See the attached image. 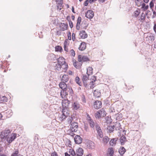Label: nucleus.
Instances as JSON below:
<instances>
[{
	"mask_svg": "<svg viewBox=\"0 0 156 156\" xmlns=\"http://www.w3.org/2000/svg\"><path fill=\"white\" fill-rule=\"evenodd\" d=\"M88 120L89 121L90 126L91 128H93L94 129L95 126L96 129L99 136L100 137L102 138L103 136V135L99 125L96 122L94 123L90 116L88 118Z\"/></svg>",
	"mask_w": 156,
	"mask_h": 156,
	"instance_id": "f257e3e1",
	"label": "nucleus"
},
{
	"mask_svg": "<svg viewBox=\"0 0 156 156\" xmlns=\"http://www.w3.org/2000/svg\"><path fill=\"white\" fill-rule=\"evenodd\" d=\"M82 76V80L84 86L87 87L88 84H89L91 85V86L90 87L91 88H92V87L93 88V86L94 85V83L95 82L96 80V76H93L92 79V80L89 82V81H90L89 78V75H84L83 74Z\"/></svg>",
	"mask_w": 156,
	"mask_h": 156,
	"instance_id": "f03ea898",
	"label": "nucleus"
},
{
	"mask_svg": "<svg viewBox=\"0 0 156 156\" xmlns=\"http://www.w3.org/2000/svg\"><path fill=\"white\" fill-rule=\"evenodd\" d=\"M78 125L77 122H73L70 124V129L72 132H76L78 130Z\"/></svg>",
	"mask_w": 156,
	"mask_h": 156,
	"instance_id": "7ed1b4c3",
	"label": "nucleus"
},
{
	"mask_svg": "<svg viewBox=\"0 0 156 156\" xmlns=\"http://www.w3.org/2000/svg\"><path fill=\"white\" fill-rule=\"evenodd\" d=\"M78 60L79 62H87L90 60L88 57L85 55H79L78 57Z\"/></svg>",
	"mask_w": 156,
	"mask_h": 156,
	"instance_id": "20e7f679",
	"label": "nucleus"
},
{
	"mask_svg": "<svg viewBox=\"0 0 156 156\" xmlns=\"http://www.w3.org/2000/svg\"><path fill=\"white\" fill-rule=\"evenodd\" d=\"M120 126L121 125L120 123H117L114 126H109L108 129L109 130V132L110 133H111L114 130V128H115L116 130H119Z\"/></svg>",
	"mask_w": 156,
	"mask_h": 156,
	"instance_id": "39448f33",
	"label": "nucleus"
},
{
	"mask_svg": "<svg viewBox=\"0 0 156 156\" xmlns=\"http://www.w3.org/2000/svg\"><path fill=\"white\" fill-rule=\"evenodd\" d=\"M102 102L101 101L97 100L94 102V108L96 109H98L101 107Z\"/></svg>",
	"mask_w": 156,
	"mask_h": 156,
	"instance_id": "423d86ee",
	"label": "nucleus"
},
{
	"mask_svg": "<svg viewBox=\"0 0 156 156\" xmlns=\"http://www.w3.org/2000/svg\"><path fill=\"white\" fill-rule=\"evenodd\" d=\"M74 140L76 144H80L82 142V138L79 135H76L74 138Z\"/></svg>",
	"mask_w": 156,
	"mask_h": 156,
	"instance_id": "0eeeda50",
	"label": "nucleus"
},
{
	"mask_svg": "<svg viewBox=\"0 0 156 156\" xmlns=\"http://www.w3.org/2000/svg\"><path fill=\"white\" fill-rule=\"evenodd\" d=\"M94 16V12L91 10H88L85 13L86 17L89 19L92 18Z\"/></svg>",
	"mask_w": 156,
	"mask_h": 156,
	"instance_id": "6e6552de",
	"label": "nucleus"
},
{
	"mask_svg": "<svg viewBox=\"0 0 156 156\" xmlns=\"http://www.w3.org/2000/svg\"><path fill=\"white\" fill-rule=\"evenodd\" d=\"M86 145L87 148L90 149H94L95 147L94 143L90 140H88L87 142Z\"/></svg>",
	"mask_w": 156,
	"mask_h": 156,
	"instance_id": "1a4fd4ad",
	"label": "nucleus"
},
{
	"mask_svg": "<svg viewBox=\"0 0 156 156\" xmlns=\"http://www.w3.org/2000/svg\"><path fill=\"white\" fill-rule=\"evenodd\" d=\"M62 108H68L70 101L67 99H64L62 100Z\"/></svg>",
	"mask_w": 156,
	"mask_h": 156,
	"instance_id": "9d476101",
	"label": "nucleus"
},
{
	"mask_svg": "<svg viewBox=\"0 0 156 156\" xmlns=\"http://www.w3.org/2000/svg\"><path fill=\"white\" fill-rule=\"evenodd\" d=\"M59 86L62 89V90L67 91V87L65 82L62 81L60 83Z\"/></svg>",
	"mask_w": 156,
	"mask_h": 156,
	"instance_id": "9b49d317",
	"label": "nucleus"
},
{
	"mask_svg": "<svg viewBox=\"0 0 156 156\" xmlns=\"http://www.w3.org/2000/svg\"><path fill=\"white\" fill-rule=\"evenodd\" d=\"M83 154V150L81 148L79 147L76 150V156H82Z\"/></svg>",
	"mask_w": 156,
	"mask_h": 156,
	"instance_id": "f8f14e48",
	"label": "nucleus"
},
{
	"mask_svg": "<svg viewBox=\"0 0 156 156\" xmlns=\"http://www.w3.org/2000/svg\"><path fill=\"white\" fill-rule=\"evenodd\" d=\"M72 108L74 110L78 109L80 107V105L77 102L75 101L72 104Z\"/></svg>",
	"mask_w": 156,
	"mask_h": 156,
	"instance_id": "ddd939ff",
	"label": "nucleus"
},
{
	"mask_svg": "<svg viewBox=\"0 0 156 156\" xmlns=\"http://www.w3.org/2000/svg\"><path fill=\"white\" fill-rule=\"evenodd\" d=\"M80 37L83 39L87 37V35L85 30H82L80 32L79 34Z\"/></svg>",
	"mask_w": 156,
	"mask_h": 156,
	"instance_id": "4468645a",
	"label": "nucleus"
},
{
	"mask_svg": "<svg viewBox=\"0 0 156 156\" xmlns=\"http://www.w3.org/2000/svg\"><path fill=\"white\" fill-rule=\"evenodd\" d=\"M58 62V64L60 65H63L65 63V59L62 57H60L57 60Z\"/></svg>",
	"mask_w": 156,
	"mask_h": 156,
	"instance_id": "2eb2a0df",
	"label": "nucleus"
},
{
	"mask_svg": "<svg viewBox=\"0 0 156 156\" xmlns=\"http://www.w3.org/2000/svg\"><path fill=\"white\" fill-rule=\"evenodd\" d=\"M86 47V43L84 42H82L81 43L79 47V49L81 51H83L85 50Z\"/></svg>",
	"mask_w": 156,
	"mask_h": 156,
	"instance_id": "dca6fc26",
	"label": "nucleus"
},
{
	"mask_svg": "<svg viewBox=\"0 0 156 156\" xmlns=\"http://www.w3.org/2000/svg\"><path fill=\"white\" fill-rule=\"evenodd\" d=\"M16 134L12 133L11 134L10 138L7 139V141L9 143H11L15 139L16 136Z\"/></svg>",
	"mask_w": 156,
	"mask_h": 156,
	"instance_id": "f3484780",
	"label": "nucleus"
},
{
	"mask_svg": "<svg viewBox=\"0 0 156 156\" xmlns=\"http://www.w3.org/2000/svg\"><path fill=\"white\" fill-rule=\"evenodd\" d=\"M69 80L68 75H64L62 77L61 80L62 81L66 83Z\"/></svg>",
	"mask_w": 156,
	"mask_h": 156,
	"instance_id": "a211bd4d",
	"label": "nucleus"
},
{
	"mask_svg": "<svg viewBox=\"0 0 156 156\" xmlns=\"http://www.w3.org/2000/svg\"><path fill=\"white\" fill-rule=\"evenodd\" d=\"M68 116L64 115L63 114L60 115L58 116V119L61 121H62L66 119Z\"/></svg>",
	"mask_w": 156,
	"mask_h": 156,
	"instance_id": "6ab92c4d",
	"label": "nucleus"
},
{
	"mask_svg": "<svg viewBox=\"0 0 156 156\" xmlns=\"http://www.w3.org/2000/svg\"><path fill=\"white\" fill-rule=\"evenodd\" d=\"M118 140V138H113L111 139V140L109 141V144L110 145L113 146H114L116 143V142Z\"/></svg>",
	"mask_w": 156,
	"mask_h": 156,
	"instance_id": "aec40b11",
	"label": "nucleus"
},
{
	"mask_svg": "<svg viewBox=\"0 0 156 156\" xmlns=\"http://www.w3.org/2000/svg\"><path fill=\"white\" fill-rule=\"evenodd\" d=\"M8 99L5 96H0V103H3L7 102Z\"/></svg>",
	"mask_w": 156,
	"mask_h": 156,
	"instance_id": "412c9836",
	"label": "nucleus"
},
{
	"mask_svg": "<svg viewBox=\"0 0 156 156\" xmlns=\"http://www.w3.org/2000/svg\"><path fill=\"white\" fill-rule=\"evenodd\" d=\"M10 133V130L9 129H6L3 132V138H6L9 134Z\"/></svg>",
	"mask_w": 156,
	"mask_h": 156,
	"instance_id": "4be33fe9",
	"label": "nucleus"
},
{
	"mask_svg": "<svg viewBox=\"0 0 156 156\" xmlns=\"http://www.w3.org/2000/svg\"><path fill=\"white\" fill-rule=\"evenodd\" d=\"M114 155V151L112 148H109L108 149V152L107 153V156H113Z\"/></svg>",
	"mask_w": 156,
	"mask_h": 156,
	"instance_id": "5701e85b",
	"label": "nucleus"
},
{
	"mask_svg": "<svg viewBox=\"0 0 156 156\" xmlns=\"http://www.w3.org/2000/svg\"><path fill=\"white\" fill-rule=\"evenodd\" d=\"M66 90H61L60 94L62 98H64L66 95H67L68 93Z\"/></svg>",
	"mask_w": 156,
	"mask_h": 156,
	"instance_id": "b1692460",
	"label": "nucleus"
},
{
	"mask_svg": "<svg viewBox=\"0 0 156 156\" xmlns=\"http://www.w3.org/2000/svg\"><path fill=\"white\" fill-rule=\"evenodd\" d=\"M93 69L92 67H88L87 69V74L89 76L92 75L93 73Z\"/></svg>",
	"mask_w": 156,
	"mask_h": 156,
	"instance_id": "393cba45",
	"label": "nucleus"
},
{
	"mask_svg": "<svg viewBox=\"0 0 156 156\" xmlns=\"http://www.w3.org/2000/svg\"><path fill=\"white\" fill-rule=\"evenodd\" d=\"M120 140L121 144L122 145L124 144L126 140V139L125 136H122L120 137Z\"/></svg>",
	"mask_w": 156,
	"mask_h": 156,
	"instance_id": "a878e982",
	"label": "nucleus"
},
{
	"mask_svg": "<svg viewBox=\"0 0 156 156\" xmlns=\"http://www.w3.org/2000/svg\"><path fill=\"white\" fill-rule=\"evenodd\" d=\"M61 68H62V71L66 72L67 70L68 67V66L67 64H66V63H65L63 65H61Z\"/></svg>",
	"mask_w": 156,
	"mask_h": 156,
	"instance_id": "bb28decb",
	"label": "nucleus"
},
{
	"mask_svg": "<svg viewBox=\"0 0 156 156\" xmlns=\"http://www.w3.org/2000/svg\"><path fill=\"white\" fill-rule=\"evenodd\" d=\"M126 151V150L125 148L123 147H122L120 148L119 150V153L121 156H122Z\"/></svg>",
	"mask_w": 156,
	"mask_h": 156,
	"instance_id": "cd10ccee",
	"label": "nucleus"
},
{
	"mask_svg": "<svg viewBox=\"0 0 156 156\" xmlns=\"http://www.w3.org/2000/svg\"><path fill=\"white\" fill-rule=\"evenodd\" d=\"M55 57V55L53 54H51L48 55L47 58L48 60L52 61Z\"/></svg>",
	"mask_w": 156,
	"mask_h": 156,
	"instance_id": "c85d7f7f",
	"label": "nucleus"
},
{
	"mask_svg": "<svg viewBox=\"0 0 156 156\" xmlns=\"http://www.w3.org/2000/svg\"><path fill=\"white\" fill-rule=\"evenodd\" d=\"M68 108H63L62 113L64 115H67L68 116L69 115V113L68 111Z\"/></svg>",
	"mask_w": 156,
	"mask_h": 156,
	"instance_id": "c756f323",
	"label": "nucleus"
},
{
	"mask_svg": "<svg viewBox=\"0 0 156 156\" xmlns=\"http://www.w3.org/2000/svg\"><path fill=\"white\" fill-rule=\"evenodd\" d=\"M98 112L99 113H100V115H101V117H104L106 115V112L103 108L99 110Z\"/></svg>",
	"mask_w": 156,
	"mask_h": 156,
	"instance_id": "7c9ffc66",
	"label": "nucleus"
},
{
	"mask_svg": "<svg viewBox=\"0 0 156 156\" xmlns=\"http://www.w3.org/2000/svg\"><path fill=\"white\" fill-rule=\"evenodd\" d=\"M55 70L56 72H59L61 70V66L60 64H56L55 66Z\"/></svg>",
	"mask_w": 156,
	"mask_h": 156,
	"instance_id": "2f4dec72",
	"label": "nucleus"
},
{
	"mask_svg": "<svg viewBox=\"0 0 156 156\" xmlns=\"http://www.w3.org/2000/svg\"><path fill=\"white\" fill-rule=\"evenodd\" d=\"M69 152L71 156H76V153L73 149H69Z\"/></svg>",
	"mask_w": 156,
	"mask_h": 156,
	"instance_id": "473e14b6",
	"label": "nucleus"
},
{
	"mask_svg": "<svg viewBox=\"0 0 156 156\" xmlns=\"http://www.w3.org/2000/svg\"><path fill=\"white\" fill-rule=\"evenodd\" d=\"M60 27L61 30L62 31H64L67 29L68 25L65 24V23H63L62 24Z\"/></svg>",
	"mask_w": 156,
	"mask_h": 156,
	"instance_id": "72a5a7b5",
	"label": "nucleus"
},
{
	"mask_svg": "<svg viewBox=\"0 0 156 156\" xmlns=\"http://www.w3.org/2000/svg\"><path fill=\"white\" fill-rule=\"evenodd\" d=\"M76 82L80 86H81V83L80 82V78L78 76H76L75 78V80Z\"/></svg>",
	"mask_w": 156,
	"mask_h": 156,
	"instance_id": "f704fd0d",
	"label": "nucleus"
},
{
	"mask_svg": "<svg viewBox=\"0 0 156 156\" xmlns=\"http://www.w3.org/2000/svg\"><path fill=\"white\" fill-rule=\"evenodd\" d=\"M55 48L56 51H59L61 52L62 50V47L59 46H56Z\"/></svg>",
	"mask_w": 156,
	"mask_h": 156,
	"instance_id": "c9c22d12",
	"label": "nucleus"
},
{
	"mask_svg": "<svg viewBox=\"0 0 156 156\" xmlns=\"http://www.w3.org/2000/svg\"><path fill=\"white\" fill-rule=\"evenodd\" d=\"M109 138L107 136H105L103 138V141L104 143L106 144L109 140Z\"/></svg>",
	"mask_w": 156,
	"mask_h": 156,
	"instance_id": "e433bc0d",
	"label": "nucleus"
},
{
	"mask_svg": "<svg viewBox=\"0 0 156 156\" xmlns=\"http://www.w3.org/2000/svg\"><path fill=\"white\" fill-rule=\"evenodd\" d=\"M69 41L67 39L66 40L64 44V47H68L69 44Z\"/></svg>",
	"mask_w": 156,
	"mask_h": 156,
	"instance_id": "4c0bfd02",
	"label": "nucleus"
},
{
	"mask_svg": "<svg viewBox=\"0 0 156 156\" xmlns=\"http://www.w3.org/2000/svg\"><path fill=\"white\" fill-rule=\"evenodd\" d=\"M145 16L144 14L143 13H142L141 15L140 16V19L141 21H144V20L145 19Z\"/></svg>",
	"mask_w": 156,
	"mask_h": 156,
	"instance_id": "58836bf2",
	"label": "nucleus"
},
{
	"mask_svg": "<svg viewBox=\"0 0 156 156\" xmlns=\"http://www.w3.org/2000/svg\"><path fill=\"white\" fill-rule=\"evenodd\" d=\"M68 90L66 91V92H69L70 94H72L73 93V91L72 88L71 87H67Z\"/></svg>",
	"mask_w": 156,
	"mask_h": 156,
	"instance_id": "ea45409f",
	"label": "nucleus"
},
{
	"mask_svg": "<svg viewBox=\"0 0 156 156\" xmlns=\"http://www.w3.org/2000/svg\"><path fill=\"white\" fill-rule=\"evenodd\" d=\"M95 116L96 118H100L101 117V115H100V113H99L98 111L95 113Z\"/></svg>",
	"mask_w": 156,
	"mask_h": 156,
	"instance_id": "a19ab883",
	"label": "nucleus"
},
{
	"mask_svg": "<svg viewBox=\"0 0 156 156\" xmlns=\"http://www.w3.org/2000/svg\"><path fill=\"white\" fill-rule=\"evenodd\" d=\"M69 123H70V124L72 123V121L73 120V119L72 117H69L67 119Z\"/></svg>",
	"mask_w": 156,
	"mask_h": 156,
	"instance_id": "79ce46f5",
	"label": "nucleus"
},
{
	"mask_svg": "<svg viewBox=\"0 0 156 156\" xmlns=\"http://www.w3.org/2000/svg\"><path fill=\"white\" fill-rule=\"evenodd\" d=\"M70 53L71 55L74 56L75 55V51L73 49H72L70 50Z\"/></svg>",
	"mask_w": 156,
	"mask_h": 156,
	"instance_id": "37998d69",
	"label": "nucleus"
},
{
	"mask_svg": "<svg viewBox=\"0 0 156 156\" xmlns=\"http://www.w3.org/2000/svg\"><path fill=\"white\" fill-rule=\"evenodd\" d=\"M81 21V18L80 16H79L77 19V24L78 25H80V23Z\"/></svg>",
	"mask_w": 156,
	"mask_h": 156,
	"instance_id": "c03bdc74",
	"label": "nucleus"
},
{
	"mask_svg": "<svg viewBox=\"0 0 156 156\" xmlns=\"http://www.w3.org/2000/svg\"><path fill=\"white\" fill-rule=\"evenodd\" d=\"M116 116L117 119H120L122 117L121 115L119 114H116Z\"/></svg>",
	"mask_w": 156,
	"mask_h": 156,
	"instance_id": "a18cd8bd",
	"label": "nucleus"
},
{
	"mask_svg": "<svg viewBox=\"0 0 156 156\" xmlns=\"http://www.w3.org/2000/svg\"><path fill=\"white\" fill-rule=\"evenodd\" d=\"M69 25L71 28H72L73 27V22L71 20H69Z\"/></svg>",
	"mask_w": 156,
	"mask_h": 156,
	"instance_id": "49530a36",
	"label": "nucleus"
},
{
	"mask_svg": "<svg viewBox=\"0 0 156 156\" xmlns=\"http://www.w3.org/2000/svg\"><path fill=\"white\" fill-rule=\"evenodd\" d=\"M51 156H58V155L55 151L51 153Z\"/></svg>",
	"mask_w": 156,
	"mask_h": 156,
	"instance_id": "de8ad7c7",
	"label": "nucleus"
},
{
	"mask_svg": "<svg viewBox=\"0 0 156 156\" xmlns=\"http://www.w3.org/2000/svg\"><path fill=\"white\" fill-rule=\"evenodd\" d=\"M139 14V12L138 10H136L135 12V16L137 17Z\"/></svg>",
	"mask_w": 156,
	"mask_h": 156,
	"instance_id": "09e8293b",
	"label": "nucleus"
},
{
	"mask_svg": "<svg viewBox=\"0 0 156 156\" xmlns=\"http://www.w3.org/2000/svg\"><path fill=\"white\" fill-rule=\"evenodd\" d=\"M72 37L73 40V41H74L76 39L75 35L74 33H73L72 34Z\"/></svg>",
	"mask_w": 156,
	"mask_h": 156,
	"instance_id": "8fccbe9b",
	"label": "nucleus"
},
{
	"mask_svg": "<svg viewBox=\"0 0 156 156\" xmlns=\"http://www.w3.org/2000/svg\"><path fill=\"white\" fill-rule=\"evenodd\" d=\"M78 62H75L73 63V66L75 67L76 68H79V66H77V64Z\"/></svg>",
	"mask_w": 156,
	"mask_h": 156,
	"instance_id": "3c124183",
	"label": "nucleus"
},
{
	"mask_svg": "<svg viewBox=\"0 0 156 156\" xmlns=\"http://www.w3.org/2000/svg\"><path fill=\"white\" fill-rule=\"evenodd\" d=\"M56 1L57 3L59 4H62L63 3L62 0H56Z\"/></svg>",
	"mask_w": 156,
	"mask_h": 156,
	"instance_id": "603ef678",
	"label": "nucleus"
},
{
	"mask_svg": "<svg viewBox=\"0 0 156 156\" xmlns=\"http://www.w3.org/2000/svg\"><path fill=\"white\" fill-rule=\"evenodd\" d=\"M148 8V5H147L145 6L142 9L144 11H145L147 10Z\"/></svg>",
	"mask_w": 156,
	"mask_h": 156,
	"instance_id": "864d4df0",
	"label": "nucleus"
},
{
	"mask_svg": "<svg viewBox=\"0 0 156 156\" xmlns=\"http://www.w3.org/2000/svg\"><path fill=\"white\" fill-rule=\"evenodd\" d=\"M153 15L152 16V18H154L156 17V12L155 11L153 12Z\"/></svg>",
	"mask_w": 156,
	"mask_h": 156,
	"instance_id": "5fc2aeb1",
	"label": "nucleus"
},
{
	"mask_svg": "<svg viewBox=\"0 0 156 156\" xmlns=\"http://www.w3.org/2000/svg\"><path fill=\"white\" fill-rule=\"evenodd\" d=\"M88 0H86L84 2V5L85 6H87L88 5Z\"/></svg>",
	"mask_w": 156,
	"mask_h": 156,
	"instance_id": "6e6d98bb",
	"label": "nucleus"
},
{
	"mask_svg": "<svg viewBox=\"0 0 156 156\" xmlns=\"http://www.w3.org/2000/svg\"><path fill=\"white\" fill-rule=\"evenodd\" d=\"M150 7L151 8H152V7H153V6H154V3H153L152 2H151L150 3Z\"/></svg>",
	"mask_w": 156,
	"mask_h": 156,
	"instance_id": "4d7b16f0",
	"label": "nucleus"
},
{
	"mask_svg": "<svg viewBox=\"0 0 156 156\" xmlns=\"http://www.w3.org/2000/svg\"><path fill=\"white\" fill-rule=\"evenodd\" d=\"M154 31L156 33V23L154 24Z\"/></svg>",
	"mask_w": 156,
	"mask_h": 156,
	"instance_id": "13d9d810",
	"label": "nucleus"
},
{
	"mask_svg": "<svg viewBox=\"0 0 156 156\" xmlns=\"http://www.w3.org/2000/svg\"><path fill=\"white\" fill-rule=\"evenodd\" d=\"M80 25H78V24H76V29L77 30H79L80 29Z\"/></svg>",
	"mask_w": 156,
	"mask_h": 156,
	"instance_id": "bf43d9fd",
	"label": "nucleus"
},
{
	"mask_svg": "<svg viewBox=\"0 0 156 156\" xmlns=\"http://www.w3.org/2000/svg\"><path fill=\"white\" fill-rule=\"evenodd\" d=\"M146 5L144 3H143L141 5V8L143 9L145 6Z\"/></svg>",
	"mask_w": 156,
	"mask_h": 156,
	"instance_id": "052dcab7",
	"label": "nucleus"
},
{
	"mask_svg": "<svg viewBox=\"0 0 156 156\" xmlns=\"http://www.w3.org/2000/svg\"><path fill=\"white\" fill-rule=\"evenodd\" d=\"M64 50H65L67 51V52H68V48H67V47H64Z\"/></svg>",
	"mask_w": 156,
	"mask_h": 156,
	"instance_id": "680f3d73",
	"label": "nucleus"
},
{
	"mask_svg": "<svg viewBox=\"0 0 156 156\" xmlns=\"http://www.w3.org/2000/svg\"><path fill=\"white\" fill-rule=\"evenodd\" d=\"M65 156H70V155L69 154H68L67 152H66L65 153Z\"/></svg>",
	"mask_w": 156,
	"mask_h": 156,
	"instance_id": "e2e57ef3",
	"label": "nucleus"
},
{
	"mask_svg": "<svg viewBox=\"0 0 156 156\" xmlns=\"http://www.w3.org/2000/svg\"><path fill=\"white\" fill-rule=\"evenodd\" d=\"M97 0H90L89 2L90 3H92L95 1H96Z\"/></svg>",
	"mask_w": 156,
	"mask_h": 156,
	"instance_id": "0e129e2a",
	"label": "nucleus"
},
{
	"mask_svg": "<svg viewBox=\"0 0 156 156\" xmlns=\"http://www.w3.org/2000/svg\"><path fill=\"white\" fill-rule=\"evenodd\" d=\"M68 38L69 40H71V35H70V33H69V35H68Z\"/></svg>",
	"mask_w": 156,
	"mask_h": 156,
	"instance_id": "69168bd1",
	"label": "nucleus"
},
{
	"mask_svg": "<svg viewBox=\"0 0 156 156\" xmlns=\"http://www.w3.org/2000/svg\"><path fill=\"white\" fill-rule=\"evenodd\" d=\"M66 19L69 21V20H70V18L69 16H67Z\"/></svg>",
	"mask_w": 156,
	"mask_h": 156,
	"instance_id": "338daca9",
	"label": "nucleus"
},
{
	"mask_svg": "<svg viewBox=\"0 0 156 156\" xmlns=\"http://www.w3.org/2000/svg\"><path fill=\"white\" fill-rule=\"evenodd\" d=\"M72 10L73 12L74 13H75V12H74V8L73 7H72Z\"/></svg>",
	"mask_w": 156,
	"mask_h": 156,
	"instance_id": "774afa93",
	"label": "nucleus"
}]
</instances>
